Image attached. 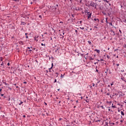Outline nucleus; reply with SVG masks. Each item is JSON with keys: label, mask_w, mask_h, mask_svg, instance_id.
<instances>
[{"label": "nucleus", "mask_w": 126, "mask_h": 126, "mask_svg": "<svg viewBox=\"0 0 126 126\" xmlns=\"http://www.w3.org/2000/svg\"><path fill=\"white\" fill-rule=\"evenodd\" d=\"M37 38H39V35H37L34 37V40L36 41V42H38V39H37Z\"/></svg>", "instance_id": "nucleus-3"}, {"label": "nucleus", "mask_w": 126, "mask_h": 126, "mask_svg": "<svg viewBox=\"0 0 126 126\" xmlns=\"http://www.w3.org/2000/svg\"><path fill=\"white\" fill-rule=\"evenodd\" d=\"M28 49H30L31 48L30 47H28Z\"/></svg>", "instance_id": "nucleus-51"}, {"label": "nucleus", "mask_w": 126, "mask_h": 126, "mask_svg": "<svg viewBox=\"0 0 126 126\" xmlns=\"http://www.w3.org/2000/svg\"><path fill=\"white\" fill-rule=\"evenodd\" d=\"M98 71H99L98 70V69H96V72H98Z\"/></svg>", "instance_id": "nucleus-35"}, {"label": "nucleus", "mask_w": 126, "mask_h": 126, "mask_svg": "<svg viewBox=\"0 0 126 126\" xmlns=\"http://www.w3.org/2000/svg\"><path fill=\"white\" fill-rule=\"evenodd\" d=\"M97 66H96L95 69H97Z\"/></svg>", "instance_id": "nucleus-61"}, {"label": "nucleus", "mask_w": 126, "mask_h": 126, "mask_svg": "<svg viewBox=\"0 0 126 126\" xmlns=\"http://www.w3.org/2000/svg\"><path fill=\"white\" fill-rule=\"evenodd\" d=\"M99 61H100V62H103V61H104V60H103V59H101Z\"/></svg>", "instance_id": "nucleus-21"}, {"label": "nucleus", "mask_w": 126, "mask_h": 126, "mask_svg": "<svg viewBox=\"0 0 126 126\" xmlns=\"http://www.w3.org/2000/svg\"><path fill=\"white\" fill-rule=\"evenodd\" d=\"M108 50H110V48H108Z\"/></svg>", "instance_id": "nucleus-58"}, {"label": "nucleus", "mask_w": 126, "mask_h": 126, "mask_svg": "<svg viewBox=\"0 0 126 126\" xmlns=\"http://www.w3.org/2000/svg\"><path fill=\"white\" fill-rule=\"evenodd\" d=\"M4 95V94H1V96L2 97V96H3Z\"/></svg>", "instance_id": "nucleus-30"}, {"label": "nucleus", "mask_w": 126, "mask_h": 126, "mask_svg": "<svg viewBox=\"0 0 126 126\" xmlns=\"http://www.w3.org/2000/svg\"><path fill=\"white\" fill-rule=\"evenodd\" d=\"M14 85H15V86H16V84H15Z\"/></svg>", "instance_id": "nucleus-59"}, {"label": "nucleus", "mask_w": 126, "mask_h": 126, "mask_svg": "<svg viewBox=\"0 0 126 126\" xmlns=\"http://www.w3.org/2000/svg\"><path fill=\"white\" fill-rule=\"evenodd\" d=\"M64 75V74L63 75L61 74V77H62L63 78V77Z\"/></svg>", "instance_id": "nucleus-17"}, {"label": "nucleus", "mask_w": 126, "mask_h": 126, "mask_svg": "<svg viewBox=\"0 0 126 126\" xmlns=\"http://www.w3.org/2000/svg\"><path fill=\"white\" fill-rule=\"evenodd\" d=\"M90 5H91V6H92L93 7H94V6H95V3H94V2H91V3H90Z\"/></svg>", "instance_id": "nucleus-2"}, {"label": "nucleus", "mask_w": 126, "mask_h": 126, "mask_svg": "<svg viewBox=\"0 0 126 126\" xmlns=\"http://www.w3.org/2000/svg\"><path fill=\"white\" fill-rule=\"evenodd\" d=\"M94 60V59L92 58V57H91V58H90V61H93Z\"/></svg>", "instance_id": "nucleus-12"}, {"label": "nucleus", "mask_w": 126, "mask_h": 126, "mask_svg": "<svg viewBox=\"0 0 126 126\" xmlns=\"http://www.w3.org/2000/svg\"><path fill=\"white\" fill-rule=\"evenodd\" d=\"M116 65H117V66H119L120 65V64H117Z\"/></svg>", "instance_id": "nucleus-36"}, {"label": "nucleus", "mask_w": 126, "mask_h": 126, "mask_svg": "<svg viewBox=\"0 0 126 126\" xmlns=\"http://www.w3.org/2000/svg\"><path fill=\"white\" fill-rule=\"evenodd\" d=\"M16 88H18V87H17V86H16Z\"/></svg>", "instance_id": "nucleus-56"}, {"label": "nucleus", "mask_w": 126, "mask_h": 126, "mask_svg": "<svg viewBox=\"0 0 126 126\" xmlns=\"http://www.w3.org/2000/svg\"><path fill=\"white\" fill-rule=\"evenodd\" d=\"M25 35H27V33H25Z\"/></svg>", "instance_id": "nucleus-60"}, {"label": "nucleus", "mask_w": 126, "mask_h": 126, "mask_svg": "<svg viewBox=\"0 0 126 126\" xmlns=\"http://www.w3.org/2000/svg\"><path fill=\"white\" fill-rule=\"evenodd\" d=\"M41 46H45V44H44L43 43H41Z\"/></svg>", "instance_id": "nucleus-26"}, {"label": "nucleus", "mask_w": 126, "mask_h": 126, "mask_svg": "<svg viewBox=\"0 0 126 126\" xmlns=\"http://www.w3.org/2000/svg\"><path fill=\"white\" fill-rule=\"evenodd\" d=\"M24 84H27V82H24Z\"/></svg>", "instance_id": "nucleus-25"}, {"label": "nucleus", "mask_w": 126, "mask_h": 126, "mask_svg": "<svg viewBox=\"0 0 126 126\" xmlns=\"http://www.w3.org/2000/svg\"><path fill=\"white\" fill-rule=\"evenodd\" d=\"M2 90L1 89H0V92H1V91H2Z\"/></svg>", "instance_id": "nucleus-45"}, {"label": "nucleus", "mask_w": 126, "mask_h": 126, "mask_svg": "<svg viewBox=\"0 0 126 126\" xmlns=\"http://www.w3.org/2000/svg\"><path fill=\"white\" fill-rule=\"evenodd\" d=\"M113 105H114V104H112V108H116V106Z\"/></svg>", "instance_id": "nucleus-13"}, {"label": "nucleus", "mask_w": 126, "mask_h": 126, "mask_svg": "<svg viewBox=\"0 0 126 126\" xmlns=\"http://www.w3.org/2000/svg\"><path fill=\"white\" fill-rule=\"evenodd\" d=\"M94 21H97L98 22H99V19H98L94 18Z\"/></svg>", "instance_id": "nucleus-10"}, {"label": "nucleus", "mask_w": 126, "mask_h": 126, "mask_svg": "<svg viewBox=\"0 0 126 126\" xmlns=\"http://www.w3.org/2000/svg\"><path fill=\"white\" fill-rule=\"evenodd\" d=\"M63 35H64V32H63Z\"/></svg>", "instance_id": "nucleus-53"}, {"label": "nucleus", "mask_w": 126, "mask_h": 126, "mask_svg": "<svg viewBox=\"0 0 126 126\" xmlns=\"http://www.w3.org/2000/svg\"><path fill=\"white\" fill-rule=\"evenodd\" d=\"M4 63L3 62L1 64V65H3Z\"/></svg>", "instance_id": "nucleus-34"}, {"label": "nucleus", "mask_w": 126, "mask_h": 126, "mask_svg": "<svg viewBox=\"0 0 126 126\" xmlns=\"http://www.w3.org/2000/svg\"><path fill=\"white\" fill-rule=\"evenodd\" d=\"M111 86H112V85H114V83H112L111 84Z\"/></svg>", "instance_id": "nucleus-29"}, {"label": "nucleus", "mask_w": 126, "mask_h": 126, "mask_svg": "<svg viewBox=\"0 0 126 126\" xmlns=\"http://www.w3.org/2000/svg\"><path fill=\"white\" fill-rule=\"evenodd\" d=\"M108 87H110V85H108Z\"/></svg>", "instance_id": "nucleus-62"}, {"label": "nucleus", "mask_w": 126, "mask_h": 126, "mask_svg": "<svg viewBox=\"0 0 126 126\" xmlns=\"http://www.w3.org/2000/svg\"><path fill=\"white\" fill-rule=\"evenodd\" d=\"M26 38H28V36H26Z\"/></svg>", "instance_id": "nucleus-54"}, {"label": "nucleus", "mask_w": 126, "mask_h": 126, "mask_svg": "<svg viewBox=\"0 0 126 126\" xmlns=\"http://www.w3.org/2000/svg\"><path fill=\"white\" fill-rule=\"evenodd\" d=\"M80 29H81L82 30H84V27H80Z\"/></svg>", "instance_id": "nucleus-14"}, {"label": "nucleus", "mask_w": 126, "mask_h": 126, "mask_svg": "<svg viewBox=\"0 0 126 126\" xmlns=\"http://www.w3.org/2000/svg\"><path fill=\"white\" fill-rule=\"evenodd\" d=\"M72 17H74V15L73 14H72Z\"/></svg>", "instance_id": "nucleus-38"}, {"label": "nucleus", "mask_w": 126, "mask_h": 126, "mask_svg": "<svg viewBox=\"0 0 126 126\" xmlns=\"http://www.w3.org/2000/svg\"><path fill=\"white\" fill-rule=\"evenodd\" d=\"M22 104H23V102L21 101L20 103H19V105L20 106V105H22Z\"/></svg>", "instance_id": "nucleus-16"}, {"label": "nucleus", "mask_w": 126, "mask_h": 126, "mask_svg": "<svg viewBox=\"0 0 126 126\" xmlns=\"http://www.w3.org/2000/svg\"><path fill=\"white\" fill-rule=\"evenodd\" d=\"M95 52H96L98 53V54H99L100 53V50H97V49H95L94 50Z\"/></svg>", "instance_id": "nucleus-6"}, {"label": "nucleus", "mask_w": 126, "mask_h": 126, "mask_svg": "<svg viewBox=\"0 0 126 126\" xmlns=\"http://www.w3.org/2000/svg\"><path fill=\"white\" fill-rule=\"evenodd\" d=\"M121 113L122 116H125V113H124V112L121 111Z\"/></svg>", "instance_id": "nucleus-7"}, {"label": "nucleus", "mask_w": 126, "mask_h": 126, "mask_svg": "<svg viewBox=\"0 0 126 126\" xmlns=\"http://www.w3.org/2000/svg\"><path fill=\"white\" fill-rule=\"evenodd\" d=\"M2 60H3V58H0V61H2Z\"/></svg>", "instance_id": "nucleus-27"}, {"label": "nucleus", "mask_w": 126, "mask_h": 126, "mask_svg": "<svg viewBox=\"0 0 126 126\" xmlns=\"http://www.w3.org/2000/svg\"><path fill=\"white\" fill-rule=\"evenodd\" d=\"M19 44H20V45H24V42L22 41H19Z\"/></svg>", "instance_id": "nucleus-4"}, {"label": "nucleus", "mask_w": 126, "mask_h": 126, "mask_svg": "<svg viewBox=\"0 0 126 126\" xmlns=\"http://www.w3.org/2000/svg\"><path fill=\"white\" fill-rule=\"evenodd\" d=\"M88 43H89V44L90 45H91V41H88Z\"/></svg>", "instance_id": "nucleus-19"}, {"label": "nucleus", "mask_w": 126, "mask_h": 126, "mask_svg": "<svg viewBox=\"0 0 126 126\" xmlns=\"http://www.w3.org/2000/svg\"><path fill=\"white\" fill-rule=\"evenodd\" d=\"M10 64H9V63H7V65L9 66Z\"/></svg>", "instance_id": "nucleus-37"}, {"label": "nucleus", "mask_w": 126, "mask_h": 126, "mask_svg": "<svg viewBox=\"0 0 126 126\" xmlns=\"http://www.w3.org/2000/svg\"><path fill=\"white\" fill-rule=\"evenodd\" d=\"M96 63H94V64H96Z\"/></svg>", "instance_id": "nucleus-52"}, {"label": "nucleus", "mask_w": 126, "mask_h": 126, "mask_svg": "<svg viewBox=\"0 0 126 126\" xmlns=\"http://www.w3.org/2000/svg\"><path fill=\"white\" fill-rule=\"evenodd\" d=\"M106 23H108V18H106Z\"/></svg>", "instance_id": "nucleus-15"}, {"label": "nucleus", "mask_w": 126, "mask_h": 126, "mask_svg": "<svg viewBox=\"0 0 126 126\" xmlns=\"http://www.w3.org/2000/svg\"><path fill=\"white\" fill-rule=\"evenodd\" d=\"M121 71L122 72H124V71H125V70H121Z\"/></svg>", "instance_id": "nucleus-42"}, {"label": "nucleus", "mask_w": 126, "mask_h": 126, "mask_svg": "<svg viewBox=\"0 0 126 126\" xmlns=\"http://www.w3.org/2000/svg\"><path fill=\"white\" fill-rule=\"evenodd\" d=\"M113 56H114V57H116V54H114V55H113Z\"/></svg>", "instance_id": "nucleus-46"}, {"label": "nucleus", "mask_w": 126, "mask_h": 126, "mask_svg": "<svg viewBox=\"0 0 126 126\" xmlns=\"http://www.w3.org/2000/svg\"><path fill=\"white\" fill-rule=\"evenodd\" d=\"M39 18H42V16L39 15Z\"/></svg>", "instance_id": "nucleus-31"}, {"label": "nucleus", "mask_w": 126, "mask_h": 126, "mask_svg": "<svg viewBox=\"0 0 126 126\" xmlns=\"http://www.w3.org/2000/svg\"><path fill=\"white\" fill-rule=\"evenodd\" d=\"M119 32H120L121 34H122V31H121V30H119Z\"/></svg>", "instance_id": "nucleus-28"}, {"label": "nucleus", "mask_w": 126, "mask_h": 126, "mask_svg": "<svg viewBox=\"0 0 126 126\" xmlns=\"http://www.w3.org/2000/svg\"><path fill=\"white\" fill-rule=\"evenodd\" d=\"M76 33H77V30H75Z\"/></svg>", "instance_id": "nucleus-47"}, {"label": "nucleus", "mask_w": 126, "mask_h": 126, "mask_svg": "<svg viewBox=\"0 0 126 126\" xmlns=\"http://www.w3.org/2000/svg\"><path fill=\"white\" fill-rule=\"evenodd\" d=\"M79 23H80V24H81V23H82V21H80L79 22Z\"/></svg>", "instance_id": "nucleus-24"}, {"label": "nucleus", "mask_w": 126, "mask_h": 126, "mask_svg": "<svg viewBox=\"0 0 126 126\" xmlns=\"http://www.w3.org/2000/svg\"><path fill=\"white\" fill-rule=\"evenodd\" d=\"M26 116L25 115H23V118H26Z\"/></svg>", "instance_id": "nucleus-41"}, {"label": "nucleus", "mask_w": 126, "mask_h": 126, "mask_svg": "<svg viewBox=\"0 0 126 126\" xmlns=\"http://www.w3.org/2000/svg\"><path fill=\"white\" fill-rule=\"evenodd\" d=\"M29 52H32V50H29Z\"/></svg>", "instance_id": "nucleus-39"}, {"label": "nucleus", "mask_w": 126, "mask_h": 126, "mask_svg": "<svg viewBox=\"0 0 126 126\" xmlns=\"http://www.w3.org/2000/svg\"><path fill=\"white\" fill-rule=\"evenodd\" d=\"M53 65H54V63H52V66H51V67L50 68H49V69H52V68H53Z\"/></svg>", "instance_id": "nucleus-11"}, {"label": "nucleus", "mask_w": 126, "mask_h": 126, "mask_svg": "<svg viewBox=\"0 0 126 126\" xmlns=\"http://www.w3.org/2000/svg\"><path fill=\"white\" fill-rule=\"evenodd\" d=\"M93 87L95 86V84L93 83Z\"/></svg>", "instance_id": "nucleus-32"}, {"label": "nucleus", "mask_w": 126, "mask_h": 126, "mask_svg": "<svg viewBox=\"0 0 126 126\" xmlns=\"http://www.w3.org/2000/svg\"><path fill=\"white\" fill-rule=\"evenodd\" d=\"M107 59H110V56H109V55H107Z\"/></svg>", "instance_id": "nucleus-22"}, {"label": "nucleus", "mask_w": 126, "mask_h": 126, "mask_svg": "<svg viewBox=\"0 0 126 126\" xmlns=\"http://www.w3.org/2000/svg\"><path fill=\"white\" fill-rule=\"evenodd\" d=\"M105 124H106L107 126H108V123H105Z\"/></svg>", "instance_id": "nucleus-50"}, {"label": "nucleus", "mask_w": 126, "mask_h": 126, "mask_svg": "<svg viewBox=\"0 0 126 126\" xmlns=\"http://www.w3.org/2000/svg\"><path fill=\"white\" fill-rule=\"evenodd\" d=\"M55 82H57V79H55V81H54V83H55Z\"/></svg>", "instance_id": "nucleus-33"}, {"label": "nucleus", "mask_w": 126, "mask_h": 126, "mask_svg": "<svg viewBox=\"0 0 126 126\" xmlns=\"http://www.w3.org/2000/svg\"><path fill=\"white\" fill-rule=\"evenodd\" d=\"M103 1H104V2H107V3H108L109 1L107 0H103Z\"/></svg>", "instance_id": "nucleus-9"}, {"label": "nucleus", "mask_w": 126, "mask_h": 126, "mask_svg": "<svg viewBox=\"0 0 126 126\" xmlns=\"http://www.w3.org/2000/svg\"><path fill=\"white\" fill-rule=\"evenodd\" d=\"M21 24H22V25H25L26 23H25V22H22Z\"/></svg>", "instance_id": "nucleus-8"}, {"label": "nucleus", "mask_w": 126, "mask_h": 126, "mask_svg": "<svg viewBox=\"0 0 126 126\" xmlns=\"http://www.w3.org/2000/svg\"><path fill=\"white\" fill-rule=\"evenodd\" d=\"M110 25H111V26L113 25L112 24V23H110Z\"/></svg>", "instance_id": "nucleus-49"}, {"label": "nucleus", "mask_w": 126, "mask_h": 126, "mask_svg": "<svg viewBox=\"0 0 126 126\" xmlns=\"http://www.w3.org/2000/svg\"><path fill=\"white\" fill-rule=\"evenodd\" d=\"M8 101H10V97H9Z\"/></svg>", "instance_id": "nucleus-48"}, {"label": "nucleus", "mask_w": 126, "mask_h": 126, "mask_svg": "<svg viewBox=\"0 0 126 126\" xmlns=\"http://www.w3.org/2000/svg\"><path fill=\"white\" fill-rule=\"evenodd\" d=\"M62 38H63V35H62Z\"/></svg>", "instance_id": "nucleus-55"}, {"label": "nucleus", "mask_w": 126, "mask_h": 126, "mask_svg": "<svg viewBox=\"0 0 126 126\" xmlns=\"http://www.w3.org/2000/svg\"><path fill=\"white\" fill-rule=\"evenodd\" d=\"M97 122H100V120H98Z\"/></svg>", "instance_id": "nucleus-63"}, {"label": "nucleus", "mask_w": 126, "mask_h": 126, "mask_svg": "<svg viewBox=\"0 0 126 126\" xmlns=\"http://www.w3.org/2000/svg\"><path fill=\"white\" fill-rule=\"evenodd\" d=\"M92 15V13L90 12H87V15L88 16V19L91 18V15Z\"/></svg>", "instance_id": "nucleus-1"}, {"label": "nucleus", "mask_w": 126, "mask_h": 126, "mask_svg": "<svg viewBox=\"0 0 126 126\" xmlns=\"http://www.w3.org/2000/svg\"><path fill=\"white\" fill-rule=\"evenodd\" d=\"M106 95H107V96H109V95H111V94L110 93H107L106 94Z\"/></svg>", "instance_id": "nucleus-20"}, {"label": "nucleus", "mask_w": 126, "mask_h": 126, "mask_svg": "<svg viewBox=\"0 0 126 126\" xmlns=\"http://www.w3.org/2000/svg\"><path fill=\"white\" fill-rule=\"evenodd\" d=\"M86 101L87 103H89V99H87Z\"/></svg>", "instance_id": "nucleus-18"}, {"label": "nucleus", "mask_w": 126, "mask_h": 126, "mask_svg": "<svg viewBox=\"0 0 126 126\" xmlns=\"http://www.w3.org/2000/svg\"><path fill=\"white\" fill-rule=\"evenodd\" d=\"M59 121H62V118H60Z\"/></svg>", "instance_id": "nucleus-44"}, {"label": "nucleus", "mask_w": 126, "mask_h": 126, "mask_svg": "<svg viewBox=\"0 0 126 126\" xmlns=\"http://www.w3.org/2000/svg\"><path fill=\"white\" fill-rule=\"evenodd\" d=\"M122 80H123V81H125V82H126V80L123 79V78H122Z\"/></svg>", "instance_id": "nucleus-40"}, {"label": "nucleus", "mask_w": 126, "mask_h": 126, "mask_svg": "<svg viewBox=\"0 0 126 126\" xmlns=\"http://www.w3.org/2000/svg\"><path fill=\"white\" fill-rule=\"evenodd\" d=\"M118 95H119V94H118V93H113V96L114 97V96H115V95L118 96Z\"/></svg>", "instance_id": "nucleus-5"}, {"label": "nucleus", "mask_w": 126, "mask_h": 126, "mask_svg": "<svg viewBox=\"0 0 126 126\" xmlns=\"http://www.w3.org/2000/svg\"><path fill=\"white\" fill-rule=\"evenodd\" d=\"M116 51H118V49H115V50H114V52H116Z\"/></svg>", "instance_id": "nucleus-43"}, {"label": "nucleus", "mask_w": 126, "mask_h": 126, "mask_svg": "<svg viewBox=\"0 0 126 126\" xmlns=\"http://www.w3.org/2000/svg\"><path fill=\"white\" fill-rule=\"evenodd\" d=\"M117 59L119 58V56H117Z\"/></svg>", "instance_id": "nucleus-57"}, {"label": "nucleus", "mask_w": 126, "mask_h": 126, "mask_svg": "<svg viewBox=\"0 0 126 126\" xmlns=\"http://www.w3.org/2000/svg\"><path fill=\"white\" fill-rule=\"evenodd\" d=\"M85 12H86V13H87V12H88V11H87V10H85Z\"/></svg>", "instance_id": "nucleus-23"}, {"label": "nucleus", "mask_w": 126, "mask_h": 126, "mask_svg": "<svg viewBox=\"0 0 126 126\" xmlns=\"http://www.w3.org/2000/svg\"><path fill=\"white\" fill-rule=\"evenodd\" d=\"M58 91H60V89H58Z\"/></svg>", "instance_id": "nucleus-64"}]
</instances>
